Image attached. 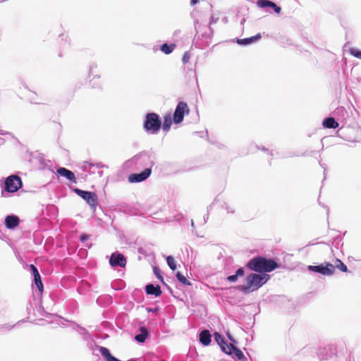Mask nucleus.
<instances>
[{"instance_id":"f257e3e1","label":"nucleus","mask_w":361,"mask_h":361,"mask_svg":"<svg viewBox=\"0 0 361 361\" xmlns=\"http://www.w3.org/2000/svg\"><path fill=\"white\" fill-rule=\"evenodd\" d=\"M247 267L255 272H270L279 267L277 262L272 259L257 256L250 259Z\"/></svg>"},{"instance_id":"f03ea898","label":"nucleus","mask_w":361,"mask_h":361,"mask_svg":"<svg viewBox=\"0 0 361 361\" xmlns=\"http://www.w3.org/2000/svg\"><path fill=\"white\" fill-rule=\"evenodd\" d=\"M269 277L267 274H250L246 278V284L239 286L238 289L245 293L257 290L269 279Z\"/></svg>"},{"instance_id":"7ed1b4c3","label":"nucleus","mask_w":361,"mask_h":361,"mask_svg":"<svg viewBox=\"0 0 361 361\" xmlns=\"http://www.w3.org/2000/svg\"><path fill=\"white\" fill-rule=\"evenodd\" d=\"M246 20H252L250 17V10L247 6H242L230 10L227 16L222 18L223 23H228L232 21L234 23H245Z\"/></svg>"},{"instance_id":"20e7f679","label":"nucleus","mask_w":361,"mask_h":361,"mask_svg":"<svg viewBox=\"0 0 361 361\" xmlns=\"http://www.w3.org/2000/svg\"><path fill=\"white\" fill-rule=\"evenodd\" d=\"M161 127V121L158 114L155 113H149L146 115L144 123V128L146 131L156 134Z\"/></svg>"},{"instance_id":"39448f33","label":"nucleus","mask_w":361,"mask_h":361,"mask_svg":"<svg viewBox=\"0 0 361 361\" xmlns=\"http://www.w3.org/2000/svg\"><path fill=\"white\" fill-rule=\"evenodd\" d=\"M257 6L269 13L279 14L281 7L271 0H256Z\"/></svg>"},{"instance_id":"423d86ee","label":"nucleus","mask_w":361,"mask_h":361,"mask_svg":"<svg viewBox=\"0 0 361 361\" xmlns=\"http://www.w3.org/2000/svg\"><path fill=\"white\" fill-rule=\"evenodd\" d=\"M190 112V109L185 102H180L177 104L173 116V121L176 124L180 123L184 118V116L185 114H188Z\"/></svg>"},{"instance_id":"0eeeda50","label":"nucleus","mask_w":361,"mask_h":361,"mask_svg":"<svg viewBox=\"0 0 361 361\" xmlns=\"http://www.w3.org/2000/svg\"><path fill=\"white\" fill-rule=\"evenodd\" d=\"M308 269L313 272L319 273L324 276H331L335 272V267L329 262H326L317 266H309Z\"/></svg>"},{"instance_id":"6e6552de","label":"nucleus","mask_w":361,"mask_h":361,"mask_svg":"<svg viewBox=\"0 0 361 361\" xmlns=\"http://www.w3.org/2000/svg\"><path fill=\"white\" fill-rule=\"evenodd\" d=\"M22 186V181L18 176H10L5 180V190L9 192H15Z\"/></svg>"},{"instance_id":"1a4fd4ad","label":"nucleus","mask_w":361,"mask_h":361,"mask_svg":"<svg viewBox=\"0 0 361 361\" xmlns=\"http://www.w3.org/2000/svg\"><path fill=\"white\" fill-rule=\"evenodd\" d=\"M74 192L85 200L90 207H95L97 206V196L94 192L84 191L78 188H75Z\"/></svg>"},{"instance_id":"9d476101","label":"nucleus","mask_w":361,"mask_h":361,"mask_svg":"<svg viewBox=\"0 0 361 361\" xmlns=\"http://www.w3.org/2000/svg\"><path fill=\"white\" fill-rule=\"evenodd\" d=\"M152 173L150 169H145L143 171L140 173H133L129 176L128 180L130 183L142 182L147 178Z\"/></svg>"},{"instance_id":"9b49d317","label":"nucleus","mask_w":361,"mask_h":361,"mask_svg":"<svg viewBox=\"0 0 361 361\" xmlns=\"http://www.w3.org/2000/svg\"><path fill=\"white\" fill-rule=\"evenodd\" d=\"M224 352L228 355H233V357H237L239 360H245V357L243 352L234 346L233 344H229L224 347Z\"/></svg>"},{"instance_id":"f8f14e48","label":"nucleus","mask_w":361,"mask_h":361,"mask_svg":"<svg viewBox=\"0 0 361 361\" xmlns=\"http://www.w3.org/2000/svg\"><path fill=\"white\" fill-rule=\"evenodd\" d=\"M18 95L30 103H37L34 98L35 93L26 87H20Z\"/></svg>"},{"instance_id":"ddd939ff","label":"nucleus","mask_w":361,"mask_h":361,"mask_svg":"<svg viewBox=\"0 0 361 361\" xmlns=\"http://www.w3.org/2000/svg\"><path fill=\"white\" fill-rule=\"evenodd\" d=\"M109 263L112 267L119 266L121 267H125L126 260L122 254H112L109 259Z\"/></svg>"},{"instance_id":"4468645a","label":"nucleus","mask_w":361,"mask_h":361,"mask_svg":"<svg viewBox=\"0 0 361 361\" xmlns=\"http://www.w3.org/2000/svg\"><path fill=\"white\" fill-rule=\"evenodd\" d=\"M30 269L32 272L35 283L37 288H38V290L42 293L43 292L44 287H43V283L42 282L37 267L33 264L30 265Z\"/></svg>"},{"instance_id":"2eb2a0df","label":"nucleus","mask_w":361,"mask_h":361,"mask_svg":"<svg viewBox=\"0 0 361 361\" xmlns=\"http://www.w3.org/2000/svg\"><path fill=\"white\" fill-rule=\"evenodd\" d=\"M19 219L14 215L7 216L5 219V225L6 228L12 229L19 225Z\"/></svg>"},{"instance_id":"dca6fc26","label":"nucleus","mask_w":361,"mask_h":361,"mask_svg":"<svg viewBox=\"0 0 361 361\" xmlns=\"http://www.w3.org/2000/svg\"><path fill=\"white\" fill-rule=\"evenodd\" d=\"M57 173L61 176L66 177L69 180L76 183V178L75 174L70 170L66 169V168H59L57 170Z\"/></svg>"},{"instance_id":"f3484780","label":"nucleus","mask_w":361,"mask_h":361,"mask_svg":"<svg viewBox=\"0 0 361 361\" xmlns=\"http://www.w3.org/2000/svg\"><path fill=\"white\" fill-rule=\"evenodd\" d=\"M145 291L148 295H153L159 297L161 295V288L159 285L154 286L153 284H148L145 286Z\"/></svg>"},{"instance_id":"a211bd4d","label":"nucleus","mask_w":361,"mask_h":361,"mask_svg":"<svg viewBox=\"0 0 361 361\" xmlns=\"http://www.w3.org/2000/svg\"><path fill=\"white\" fill-rule=\"evenodd\" d=\"M261 34L257 33V35L252 36L250 37H247L245 39H238L237 40V43L240 45H247L257 42L258 39H261Z\"/></svg>"},{"instance_id":"6ab92c4d","label":"nucleus","mask_w":361,"mask_h":361,"mask_svg":"<svg viewBox=\"0 0 361 361\" xmlns=\"http://www.w3.org/2000/svg\"><path fill=\"white\" fill-rule=\"evenodd\" d=\"M200 341L204 345H208L211 342V334L208 330L202 331L200 334Z\"/></svg>"},{"instance_id":"aec40b11","label":"nucleus","mask_w":361,"mask_h":361,"mask_svg":"<svg viewBox=\"0 0 361 361\" xmlns=\"http://www.w3.org/2000/svg\"><path fill=\"white\" fill-rule=\"evenodd\" d=\"M172 122H173V118L171 117V114H166L164 116V123L162 126L163 130L166 132H168L171 128Z\"/></svg>"},{"instance_id":"412c9836","label":"nucleus","mask_w":361,"mask_h":361,"mask_svg":"<svg viewBox=\"0 0 361 361\" xmlns=\"http://www.w3.org/2000/svg\"><path fill=\"white\" fill-rule=\"evenodd\" d=\"M323 125L324 127H326L327 128H334L335 129L338 127V123L332 117L326 118L323 121Z\"/></svg>"},{"instance_id":"4be33fe9","label":"nucleus","mask_w":361,"mask_h":361,"mask_svg":"<svg viewBox=\"0 0 361 361\" xmlns=\"http://www.w3.org/2000/svg\"><path fill=\"white\" fill-rule=\"evenodd\" d=\"M214 338L217 343L220 345L221 350L224 351V347L228 345L227 343L225 341L224 338L221 336V335L217 332L214 334Z\"/></svg>"},{"instance_id":"5701e85b","label":"nucleus","mask_w":361,"mask_h":361,"mask_svg":"<svg viewBox=\"0 0 361 361\" xmlns=\"http://www.w3.org/2000/svg\"><path fill=\"white\" fill-rule=\"evenodd\" d=\"M140 331H141V334L135 336V339L140 343H143L147 338L148 332H147V330L145 327H141Z\"/></svg>"},{"instance_id":"b1692460","label":"nucleus","mask_w":361,"mask_h":361,"mask_svg":"<svg viewBox=\"0 0 361 361\" xmlns=\"http://www.w3.org/2000/svg\"><path fill=\"white\" fill-rule=\"evenodd\" d=\"M175 47H176V45L174 44L168 45L167 44L165 43L161 46V50L166 54H171L173 51Z\"/></svg>"},{"instance_id":"393cba45","label":"nucleus","mask_w":361,"mask_h":361,"mask_svg":"<svg viewBox=\"0 0 361 361\" xmlns=\"http://www.w3.org/2000/svg\"><path fill=\"white\" fill-rule=\"evenodd\" d=\"M176 277L178 280L183 285L191 286V283L180 272L178 271L176 273Z\"/></svg>"},{"instance_id":"a878e982","label":"nucleus","mask_w":361,"mask_h":361,"mask_svg":"<svg viewBox=\"0 0 361 361\" xmlns=\"http://www.w3.org/2000/svg\"><path fill=\"white\" fill-rule=\"evenodd\" d=\"M166 262L167 264L171 270L174 271L176 269V264L174 258L172 256H168L166 257Z\"/></svg>"},{"instance_id":"bb28decb","label":"nucleus","mask_w":361,"mask_h":361,"mask_svg":"<svg viewBox=\"0 0 361 361\" xmlns=\"http://www.w3.org/2000/svg\"><path fill=\"white\" fill-rule=\"evenodd\" d=\"M337 264H336L335 268H338L343 272H347L348 268L345 264H344L340 259H336Z\"/></svg>"},{"instance_id":"cd10ccee","label":"nucleus","mask_w":361,"mask_h":361,"mask_svg":"<svg viewBox=\"0 0 361 361\" xmlns=\"http://www.w3.org/2000/svg\"><path fill=\"white\" fill-rule=\"evenodd\" d=\"M350 53L355 57L357 58V59H361V51L358 50L357 49H355V48H351L350 49Z\"/></svg>"},{"instance_id":"c85d7f7f","label":"nucleus","mask_w":361,"mask_h":361,"mask_svg":"<svg viewBox=\"0 0 361 361\" xmlns=\"http://www.w3.org/2000/svg\"><path fill=\"white\" fill-rule=\"evenodd\" d=\"M190 58V54L189 51H185L183 55V63H185V64L187 63L189 61Z\"/></svg>"},{"instance_id":"c756f323","label":"nucleus","mask_w":361,"mask_h":361,"mask_svg":"<svg viewBox=\"0 0 361 361\" xmlns=\"http://www.w3.org/2000/svg\"><path fill=\"white\" fill-rule=\"evenodd\" d=\"M154 272L159 279H160L161 281H164V279L161 275L160 271L157 267L154 268Z\"/></svg>"},{"instance_id":"7c9ffc66","label":"nucleus","mask_w":361,"mask_h":361,"mask_svg":"<svg viewBox=\"0 0 361 361\" xmlns=\"http://www.w3.org/2000/svg\"><path fill=\"white\" fill-rule=\"evenodd\" d=\"M90 235H87L86 233H82L80 237V239L82 242H85L87 241V240H89L90 238Z\"/></svg>"},{"instance_id":"2f4dec72","label":"nucleus","mask_w":361,"mask_h":361,"mask_svg":"<svg viewBox=\"0 0 361 361\" xmlns=\"http://www.w3.org/2000/svg\"><path fill=\"white\" fill-rule=\"evenodd\" d=\"M238 279V276L236 274L231 275L227 277V280L230 282H235Z\"/></svg>"},{"instance_id":"473e14b6","label":"nucleus","mask_w":361,"mask_h":361,"mask_svg":"<svg viewBox=\"0 0 361 361\" xmlns=\"http://www.w3.org/2000/svg\"><path fill=\"white\" fill-rule=\"evenodd\" d=\"M219 17H216L215 14H212L210 16L209 23H216L219 20Z\"/></svg>"},{"instance_id":"72a5a7b5","label":"nucleus","mask_w":361,"mask_h":361,"mask_svg":"<svg viewBox=\"0 0 361 361\" xmlns=\"http://www.w3.org/2000/svg\"><path fill=\"white\" fill-rule=\"evenodd\" d=\"M235 274L237 275L238 277L243 276L244 275V269H243V268L238 269L236 271Z\"/></svg>"},{"instance_id":"f704fd0d","label":"nucleus","mask_w":361,"mask_h":361,"mask_svg":"<svg viewBox=\"0 0 361 361\" xmlns=\"http://www.w3.org/2000/svg\"><path fill=\"white\" fill-rule=\"evenodd\" d=\"M200 2L199 0H190V4L192 6L197 4Z\"/></svg>"},{"instance_id":"c9c22d12","label":"nucleus","mask_w":361,"mask_h":361,"mask_svg":"<svg viewBox=\"0 0 361 361\" xmlns=\"http://www.w3.org/2000/svg\"><path fill=\"white\" fill-rule=\"evenodd\" d=\"M194 23H199V22H198V20H195L194 21Z\"/></svg>"}]
</instances>
